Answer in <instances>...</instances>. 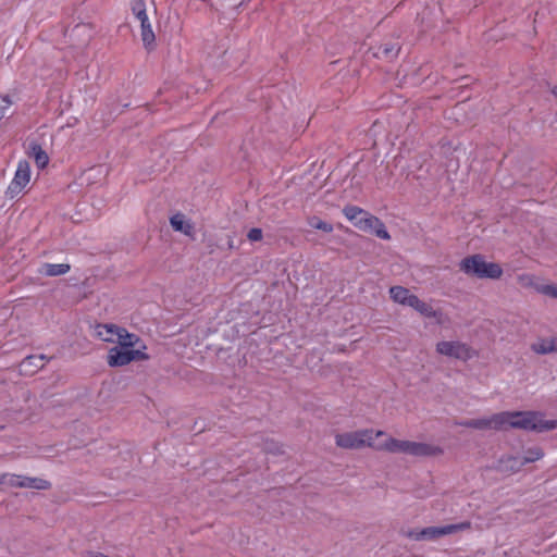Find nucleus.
I'll return each mask as SVG.
<instances>
[{
  "label": "nucleus",
  "instance_id": "obj_28",
  "mask_svg": "<svg viewBox=\"0 0 557 557\" xmlns=\"http://www.w3.org/2000/svg\"><path fill=\"white\" fill-rule=\"evenodd\" d=\"M536 289L539 293H541L543 295L549 296L552 298H557V285L545 284V285L539 286Z\"/></svg>",
  "mask_w": 557,
  "mask_h": 557
},
{
  "label": "nucleus",
  "instance_id": "obj_26",
  "mask_svg": "<svg viewBox=\"0 0 557 557\" xmlns=\"http://www.w3.org/2000/svg\"><path fill=\"white\" fill-rule=\"evenodd\" d=\"M22 475L12 474V473H3L0 476V484L7 485L11 487H21Z\"/></svg>",
  "mask_w": 557,
  "mask_h": 557
},
{
  "label": "nucleus",
  "instance_id": "obj_35",
  "mask_svg": "<svg viewBox=\"0 0 557 557\" xmlns=\"http://www.w3.org/2000/svg\"><path fill=\"white\" fill-rule=\"evenodd\" d=\"M2 101H3V106H0V107L3 108V111H4L11 104V100H10L9 96H4L2 98Z\"/></svg>",
  "mask_w": 557,
  "mask_h": 557
},
{
  "label": "nucleus",
  "instance_id": "obj_13",
  "mask_svg": "<svg viewBox=\"0 0 557 557\" xmlns=\"http://www.w3.org/2000/svg\"><path fill=\"white\" fill-rule=\"evenodd\" d=\"M141 342L137 334L129 333L126 329L122 327L119 331L117 343L119 346L126 349H136L135 347Z\"/></svg>",
  "mask_w": 557,
  "mask_h": 557
},
{
  "label": "nucleus",
  "instance_id": "obj_24",
  "mask_svg": "<svg viewBox=\"0 0 557 557\" xmlns=\"http://www.w3.org/2000/svg\"><path fill=\"white\" fill-rule=\"evenodd\" d=\"M410 294V290L403 286H393L389 288V296L391 298L400 305H405L408 296Z\"/></svg>",
  "mask_w": 557,
  "mask_h": 557
},
{
  "label": "nucleus",
  "instance_id": "obj_22",
  "mask_svg": "<svg viewBox=\"0 0 557 557\" xmlns=\"http://www.w3.org/2000/svg\"><path fill=\"white\" fill-rule=\"evenodd\" d=\"M122 327L114 324H104L98 326V335L104 342H114L113 335L119 336V331Z\"/></svg>",
  "mask_w": 557,
  "mask_h": 557
},
{
  "label": "nucleus",
  "instance_id": "obj_34",
  "mask_svg": "<svg viewBox=\"0 0 557 557\" xmlns=\"http://www.w3.org/2000/svg\"><path fill=\"white\" fill-rule=\"evenodd\" d=\"M135 16L138 18V21L140 22V24H141V23L149 22V21H148V16H147V12H146V11L141 12L140 14H136Z\"/></svg>",
  "mask_w": 557,
  "mask_h": 557
},
{
  "label": "nucleus",
  "instance_id": "obj_3",
  "mask_svg": "<svg viewBox=\"0 0 557 557\" xmlns=\"http://www.w3.org/2000/svg\"><path fill=\"white\" fill-rule=\"evenodd\" d=\"M379 449H384L389 453H403L416 457L436 456L443 453L442 448L426 443L401 441L389 437L385 441Z\"/></svg>",
  "mask_w": 557,
  "mask_h": 557
},
{
  "label": "nucleus",
  "instance_id": "obj_31",
  "mask_svg": "<svg viewBox=\"0 0 557 557\" xmlns=\"http://www.w3.org/2000/svg\"><path fill=\"white\" fill-rule=\"evenodd\" d=\"M262 237H263V233H262V230L259 227L250 228L249 232L247 233V238L250 242H260L262 239Z\"/></svg>",
  "mask_w": 557,
  "mask_h": 557
},
{
  "label": "nucleus",
  "instance_id": "obj_7",
  "mask_svg": "<svg viewBox=\"0 0 557 557\" xmlns=\"http://www.w3.org/2000/svg\"><path fill=\"white\" fill-rule=\"evenodd\" d=\"M29 178H30V166H29L28 161H26V160L20 161L17 164L15 175H14L12 182L10 183L5 194L8 196H10V198H14L28 184Z\"/></svg>",
  "mask_w": 557,
  "mask_h": 557
},
{
  "label": "nucleus",
  "instance_id": "obj_37",
  "mask_svg": "<svg viewBox=\"0 0 557 557\" xmlns=\"http://www.w3.org/2000/svg\"><path fill=\"white\" fill-rule=\"evenodd\" d=\"M4 117V111L3 108L0 107V120Z\"/></svg>",
  "mask_w": 557,
  "mask_h": 557
},
{
  "label": "nucleus",
  "instance_id": "obj_8",
  "mask_svg": "<svg viewBox=\"0 0 557 557\" xmlns=\"http://www.w3.org/2000/svg\"><path fill=\"white\" fill-rule=\"evenodd\" d=\"M436 351L441 355L460 360H469L472 357L471 348L461 342L443 341L437 343Z\"/></svg>",
  "mask_w": 557,
  "mask_h": 557
},
{
  "label": "nucleus",
  "instance_id": "obj_17",
  "mask_svg": "<svg viewBox=\"0 0 557 557\" xmlns=\"http://www.w3.org/2000/svg\"><path fill=\"white\" fill-rule=\"evenodd\" d=\"M44 360H45L44 355L28 356V357L24 358L23 361L21 362V371L33 373L39 369H42L45 366Z\"/></svg>",
  "mask_w": 557,
  "mask_h": 557
},
{
  "label": "nucleus",
  "instance_id": "obj_9",
  "mask_svg": "<svg viewBox=\"0 0 557 557\" xmlns=\"http://www.w3.org/2000/svg\"><path fill=\"white\" fill-rule=\"evenodd\" d=\"M343 213L360 231H369L371 224L368 220L372 218V214L357 206H346Z\"/></svg>",
  "mask_w": 557,
  "mask_h": 557
},
{
  "label": "nucleus",
  "instance_id": "obj_25",
  "mask_svg": "<svg viewBox=\"0 0 557 557\" xmlns=\"http://www.w3.org/2000/svg\"><path fill=\"white\" fill-rule=\"evenodd\" d=\"M420 314H422L425 318H435L440 322V318L442 317V312L438 310H435L431 305L426 304L425 301L421 300L419 304L417 310Z\"/></svg>",
  "mask_w": 557,
  "mask_h": 557
},
{
  "label": "nucleus",
  "instance_id": "obj_32",
  "mask_svg": "<svg viewBox=\"0 0 557 557\" xmlns=\"http://www.w3.org/2000/svg\"><path fill=\"white\" fill-rule=\"evenodd\" d=\"M420 302L421 299L417 295L410 293L404 306H408L417 310Z\"/></svg>",
  "mask_w": 557,
  "mask_h": 557
},
{
  "label": "nucleus",
  "instance_id": "obj_18",
  "mask_svg": "<svg viewBox=\"0 0 557 557\" xmlns=\"http://www.w3.org/2000/svg\"><path fill=\"white\" fill-rule=\"evenodd\" d=\"M140 28H141L140 36H141L144 47L148 51L153 50L156 47V36L151 28L150 23L149 22L141 23Z\"/></svg>",
  "mask_w": 557,
  "mask_h": 557
},
{
  "label": "nucleus",
  "instance_id": "obj_4",
  "mask_svg": "<svg viewBox=\"0 0 557 557\" xmlns=\"http://www.w3.org/2000/svg\"><path fill=\"white\" fill-rule=\"evenodd\" d=\"M383 434V431H376L374 433L373 430L369 429L358 430L355 432L337 434L335 436V443L341 448L358 449L364 446H372L374 437L382 436Z\"/></svg>",
  "mask_w": 557,
  "mask_h": 557
},
{
  "label": "nucleus",
  "instance_id": "obj_38",
  "mask_svg": "<svg viewBox=\"0 0 557 557\" xmlns=\"http://www.w3.org/2000/svg\"><path fill=\"white\" fill-rule=\"evenodd\" d=\"M552 94L557 97V86H555L553 89H552Z\"/></svg>",
  "mask_w": 557,
  "mask_h": 557
},
{
  "label": "nucleus",
  "instance_id": "obj_19",
  "mask_svg": "<svg viewBox=\"0 0 557 557\" xmlns=\"http://www.w3.org/2000/svg\"><path fill=\"white\" fill-rule=\"evenodd\" d=\"M51 483L45 479L22 475L21 488L49 490Z\"/></svg>",
  "mask_w": 557,
  "mask_h": 557
},
{
  "label": "nucleus",
  "instance_id": "obj_33",
  "mask_svg": "<svg viewBox=\"0 0 557 557\" xmlns=\"http://www.w3.org/2000/svg\"><path fill=\"white\" fill-rule=\"evenodd\" d=\"M420 302L421 299L417 295L410 293L404 306H408L417 310Z\"/></svg>",
  "mask_w": 557,
  "mask_h": 557
},
{
  "label": "nucleus",
  "instance_id": "obj_5",
  "mask_svg": "<svg viewBox=\"0 0 557 557\" xmlns=\"http://www.w3.org/2000/svg\"><path fill=\"white\" fill-rule=\"evenodd\" d=\"M471 528L470 521H463L456 524H447L443 527H428L422 530H409L406 536L414 541H434L444 535L453 534L458 531Z\"/></svg>",
  "mask_w": 557,
  "mask_h": 557
},
{
  "label": "nucleus",
  "instance_id": "obj_11",
  "mask_svg": "<svg viewBox=\"0 0 557 557\" xmlns=\"http://www.w3.org/2000/svg\"><path fill=\"white\" fill-rule=\"evenodd\" d=\"M401 49V45L398 39H389L387 41L382 42L374 52V55L380 59H384L387 61L395 60Z\"/></svg>",
  "mask_w": 557,
  "mask_h": 557
},
{
  "label": "nucleus",
  "instance_id": "obj_10",
  "mask_svg": "<svg viewBox=\"0 0 557 557\" xmlns=\"http://www.w3.org/2000/svg\"><path fill=\"white\" fill-rule=\"evenodd\" d=\"M499 417H502V412L493 414L491 418H482V419H469L461 421L459 425L475 429V430H502V423H499Z\"/></svg>",
  "mask_w": 557,
  "mask_h": 557
},
{
  "label": "nucleus",
  "instance_id": "obj_21",
  "mask_svg": "<svg viewBox=\"0 0 557 557\" xmlns=\"http://www.w3.org/2000/svg\"><path fill=\"white\" fill-rule=\"evenodd\" d=\"M532 350L540 355H546L557 351V343L554 338L541 339L532 345Z\"/></svg>",
  "mask_w": 557,
  "mask_h": 557
},
{
  "label": "nucleus",
  "instance_id": "obj_6",
  "mask_svg": "<svg viewBox=\"0 0 557 557\" xmlns=\"http://www.w3.org/2000/svg\"><path fill=\"white\" fill-rule=\"evenodd\" d=\"M149 356L141 349H126L120 346L112 347L107 356L108 364L112 368L122 367L134 360H147Z\"/></svg>",
  "mask_w": 557,
  "mask_h": 557
},
{
  "label": "nucleus",
  "instance_id": "obj_23",
  "mask_svg": "<svg viewBox=\"0 0 557 557\" xmlns=\"http://www.w3.org/2000/svg\"><path fill=\"white\" fill-rule=\"evenodd\" d=\"M544 457V450L540 446L530 447L524 451L523 456H520L523 466L530 462L537 461Z\"/></svg>",
  "mask_w": 557,
  "mask_h": 557
},
{
  "label": "nucleus",
  "instance_id": "obj_30",
  "mask_svg": "<svg viewBox=\"0 0 557 557\" xmlns=\"http://www.w3.org/2000/svg\"><path fill=\"white\" fill-rule=\"evenodd\" d=\"M131 9L134 15L140 14L141 12L146 11L145 0H132Z\"/></svg>",
  "mask_w": 557,
  "mask_h": 557
},
{
  "label": "nucleus",
  "instance_id": "obj_1",
  "mask_svg": "<svg viewBox=\"0 0 557 557\" xmlns=\"http://www.w3.org/2000/svg\"><path fill=\"white\" fill-rule=\"evenodd\" d=\"M502 430L507 428L543 433L557 429V420H544L539 411H502Z\"/></svg>",
  "mask_w": 557,
  "mask_h": 557
},
{
  "label": "nucleus",
  "instance_id": "obj_15",
  "mask_svg": "<svg viewBox=\"0 0 557 557\" xmlns=\"http://www.w3.org/2000/svg\"><path fill=\"white\" fill-rule=\"evenodd\" d=\"M170 224L174 231L181 232L185 235H190L194 231V226L185 219L182 213H176L170 219Z\"/></svg>",
  "mask_w": 557,
  "mask_h": 557
},
{
  "label": "nucleus",
  "instance_id": "obj_16",
  "mask_svg": "<svg viewBox=\"0 0 557 557\" xmlns=\"http://www.w3.org/2000/svg\"><path fill=\"white\" fill-rule=\"evenodd\" d=\"M70 270H71V267L67 263H60V264L44 263L39 270V273H41L46 276H59V275L66 274Z\"/></svg>",
  "mask_w": 557,
  "mask_h": 557
},
{
  "label": "nucleus",
  "instance_id": "obj_14",
  "mask_svg": "<svg viewBox=\"0 0 557 557\" xmlns=\"http://www.w3.org/2000/svg\"><path fill=\"white\" fill-rule=\"evenodd\" d=\"M28 156L35 159L37 166L40 169H44L49 162L47 152L36 141H32L29 144Z\"/></svg>",
  "mask_w": 557,
  "mask_h": 557
},
{
  "label": "nucleus",
  "instance_id": "obj_36",
  "mask_svg": "<svg viewBox=\"0 0 557 557\" xmlns=\"http://www.w3.org/2000/svg\"><path fill=\"white\" fill-rule=\"evenodd\" d=\"M2 101H3V106H0V107L3 108V111H4L11 104V100H10L9 96H4L2 98Z\"/></svg>",
  "mask_w": 557,
  "mask_h": 557
},
{
  "label": "nucleus",
  "instance_id": "obj_12",
  "mask_svg": "<svg viewBox=\"0 0 557 557\" xmlns=\"http://www.w3.org/2000/svg\"><path fill=\"white\" fill-rule=\"evenodd\" d=\"M523 467L520 456H506L499 460L498 469L505 473H516Z\"/></svg>",
  "mask_w": 557,
  "mask_h": 557
},
{
  "label": "nucleus",
  "instance_id": "obj_29",
  "mask_svg": "<svg viewBox=\"0 0 557 557\" xmlns=\"http://www.w3.org/2000/svg\"><path fill=\"white\" fill-rule=\"evenodd\" d=\"M263 449H264L265 453H270V454H273V455L283 454L282 446L278 445L277 443L273 442V441L265 442Z\"/></svg>",
  "mask_w": 557,
  "mask_h": 557
},
{
  "label": "nucleus",
  "instance_id": "obj_20",
  "mask_svg": "<svg viewBox=\"0 0 557 557\" xmlns=\"http://www.w3.org/2000/svg\"><path fill=\"white\" fill-rule=\"evenodd\" d=\"M368 221H369V224H371V226L369 227V231H368L369 233L375 234L381 239H389L391 238V235L387 232L384 223L379 218L372 215V218L369 219Z\"/></svg>",
  "mask_w": 557,
  "mask_h": 557
},
{
  "label": "nucleus",
  "instance_id": "obj_2",
  "mask_svg": "<svg viewBox=\"0 0 557 557\" xmlns=\"http://www.w3.org/2000/svg\"><path fill=\"white\" fill-rule=\"evenodd\" d=\"M459 269L465 274L478 278L497 280L503 275V269L498 263L486 262L480 253L463 258L459 263Z\"/></svg>",
  "mask_w": 557,
  "mask_h": 557
},
{
  "label": "nucleus",
  "instance_id": "obj_27",
  "mask_svg": "<svg viewBox=\"0 0 557 557\" xmlns=\"http://www.w3.org/2000/svg\"><path fill=\"white\" fill-rule=\"evenodd\" d=\"M308 224L315 230L323 231L324 233L333 232V225L325 221H322L318 216H311L308 219Z\"/></svg>",
  "mask_w": 557,
  "mask_h": 557
}]
</instances>
